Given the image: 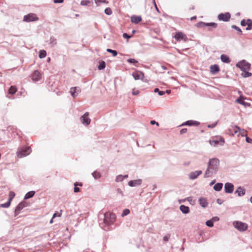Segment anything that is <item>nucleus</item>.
<instances>
[{
  "label": "nucleus",
  "mask_w": 252,
  "mask_h": 252,
  "mask_svg": "<svg viewBox=\"0 0 252 252\" xmlns=\"http://www.w3.org/2000/svg\"><path fill=\"white\" fill-rule=\"evenodd\" d=\"M142 183L141 179H137L134 180L130 181L128 184L130 187H136L137 186H139Z\"/></svg>",
  "instance_id": "15"
},
{
  "label": "nucleus",
  "mask_w": 252,
  "mask_h": 252,
  "mask_svg": "<svg viewBox=\"0 0 252 252\" xmlns=\"http://www.w3.org/2000/svg\"><path fill=\"white\" fill-rule=\"evenodd\" d=\"M41 77L40 73L37 70H35L32 75V79L33 81H38L41 79Z\"/></svg>",
  "instance_id": "13"
},
{
  "label": "nucleus",
  "mask_w": 252,
  "mask_h": 252,
  "mask_svg": "<svg viewBox=\"0 0 252 252\" xmlns=\"http://www.w3.org/2000/svg\"><path fill=\"white\" fill-rule=\"evenodd\" d=\"M162 68L163 69V70H166L167 69V67L165 66H164V65H162L161 66Z\"/></svg>",
  "instance_id": "63"
},
{
  "label": "nucleus",
  "mask_w": 252,
  "mask_h": 252,
  "mask_svg": "<svg viewBox=\"0 0 252 252\" xmlns=\"http://www.w3.org/2000/svg\"><path fill=\"white\" fill-rule=\"evenodd\" d=\"M234 227L240 231H244L248 228V224L240 221H235L233 223Z\"/></svg>",
  "instance_id": "5"
},
{
  "label": "nucleus",
  "mask_w": 252,
  "mask_h": 252,
  "mask_svg": "<svg viewBox=\"0 0 252 252\" xmlns=\"http://www.w3.org/2000/svg\"><path fill=\"white\" fill-rule=\"evenodd\" d=\"M236 193H237L238 195L239 196H241L245 194V190L244 189H243L241 187H239L237 188V190H236Z\"/></svg>",
  "instance_id": "22"
},
{
  "label": "nucleus",
  "mask_w": 252,
  "mask_h": 252,
  "mask_svg": "<svg viewBox=\"0 0 252 252\" xmlns=\"http://www.w3.org/2000/svg\"><path fill=\"white\" fill-rule=\"evenodd\" d=\"M212 220H213V222H214V221H217L219 220V218H217V217H214L213 218Z\"/></svg>",
  "instance_id": "60"
},
{
  "label": "nucleus",
  "mask_w": 252,
  "mask_h": 252,
  "mask_svg": "<svg viewBox=\"0 0 252 252\" xmlns=\"http://www.w3.org/2000/svg\"><path fill=\"white\" fill-rule=\"evenodd\" d=\"M61 214H58L57 213H54L53 216V218H56V217H61Z\"/></svg>",
  "instance_id": "59"
},
{
  "label": "nucleus",
  "mask_w": 252,
  "mask_h": 252,
  "mask_svg": "<svg viewBox=\"0 0 252 252\" xmlns=\"http://www.w3.org/2000/svg\"><path fill=\"white\" fill-rule=\"evenodd\" d=\"M89 113L86 112L83 116L81 117L82 123L86 125H88L90 124L91 120L87 116L88 115Z\"/></svg>",
  "instance_id": "12"
},
{
  "label": "nucleus",
  "mask_w": 252,
  "mask_h": 252,
  "mask_svg": "<svg viewBox=\"0 0 252 252\" xmlns=\"http://www.w3.org/2000/svg\"><path fill=\"white\" fill-rule=\"evenodd\" d=\"M211 72L212 73H215L219 71V66L217 64L212 65L210 67Z\"/></svg>",
  "instance_id": "21"
},
{
  "label": "nucleus",
  "mask_w": 252,
  "mask_h": 252,
  "mask_svg": "<svg viewBox=\"0 0 252 252\" xmlns=\"http://www.w3.org/2000/svg\"><path fill=\"white\" fill-rule=\"evenodd\" d=\"M217 124V122H216L215 123H214V124H212L211 125H208V127L210 128H213L216 126Z\"/></svg>",
  "instance_id": "48"
},
{
  "label": "nucleus",
  "mask_w": 252,
  "mask_h": 252,
  "mask_svg": "<svg viewBox=\"0 0 252 252\" xmlns=\"http://www.w3.org/2000/svg\"><path fill=\"white\" fill-rule=\"evenodd\" d=\"M248 27L246 28L247 30H250L252 28V21L251 19L247 20Z\"/></svg>",
  "instance_id": "34"
},
{
  "label": "nucleus",
  "mask_w": 252,
  "mask_h": 252,
  "mask_svg": "<svg viewBox=\"0 0 252 252\" xmlns=\"http://www.w3.org/2000/svg\"><path fill=\"white\" fill-rule=\"evenodd\" d=\"M218 18L220 21L227 22L229 20L230 18V14L229 12H226L225 13H220L218 15Z\"/></svg>",
  "instance_id": "8"
},
{
  "label": "nucleus",
  "mask_w": 252,
  "mask_h": 252,
  "mask_svg": "<svg viewBox=\"0 0 252 252\" xmlns=\"http://www.w3.org/2000/svg\"><path fill=\"white\" fill-rule=\"evenodd\" d=\"M38 19L35 14L31 13L24 16L23 21L26 22H34L37 21Z\"/></svg>",
  "instance_id": "7"
},
{
  "label": "nucleus",
  "mask_w": 252,
  "mask_h": 252,
  "mask_svg": "<svg viewBox=\"0 0 252 252\" xmlns=\"http://www.w3.org/2000/svg\"><path fill=\"white\" fill-rule=\"evenodd\" d=\"M246 141L249 143H251L252 142V139L248 137H246Z\"/></svg>",
  "instance_id": "53"
},
{
  "label": "nucleus",
  "mask_w": 252,
  "mask_h": 252,
  "mask_svg": "<svg viewBox=\"0 0 252 252\" xmlns=\"http://www.w3.org/2000/svg\"><path fill=\"white\" fill-rule=\"evenodd\" d=\"M191 173H198V174H200V173H202V171L201 170H197V171H196L195 172H191Z\"/></svg>",
  "instance_id": "61"
},
{
  "label": "nucleus",
  "mask_w": 252,
  "mask_h": 252,
  "mask_svg": "<svg viewBox=\"0 0 252 252\" xmlns=\"http://www.w3.org/2000/svg\"><path fill=\"white\" fill-rule=\"evenodd\" d=\"M57 44V39L54 36H51L49 40V44L52 47L55 46Z\"/></svg>",
  "instance_id": "18"
},
{
  "label": "nucleus",
  "mask_w": 252,
  "mask_h": 252,
  "mask_svg": "<svg viewBox=\"0 0 252 252\" xmlns=\"http://www.w3.org/2000/svg\"><path fill=\"white\" fill-rule=\"evenodd\" d=\"M132 76L135 80L141 79L143 80L144 75V73L140 71H135L132 73Z\"/></svg>",
  "instance_id": "10"
},
{
  "label": "nucleus",
  "mask_w": 252,
  "mask_h": 252,
  "mask_svg": "<svg viewBox=\"0 0 252 252\" xmlns=\"http://www.w3.org/2000/svg\"><path fill=\"white\" fill-rule=\"evenodd\" d=\"M15 196V194L13 191H10L9 193L8 201L5 203L1 204L0 207H3V208L8 207L10 205L12 200L13 199V198Z\"/></svg>",
  "instance_id": "9"
},
{
  "label": "nucleus",
  "mask_w": 252,
  "mask_h": 252,
  "mask_svg": "<svg viewBox=\"0 0 252 252\" xmlns=\"http://www.w3.org/2000/svg\"><path fill=\"white\" fill-rule=\"evenodd\" d=\"M241 25L242 26H245L247 25V21L246 22L245 19H243L241 22Z\"/></svg>",
  "instance_id": "50"
},
{
  "label": "nucleus",
  "mask_w": 252,
  "mask_h": 252,
  "mask_svg": "<svg viewBox=\"0 0 252 252\" xmlns=\"http://www.w3.org/2000/svg\"><path fill=\"white\" fill-rule=\"evenodd\" d=\"M127 177H128L127 175H125L123 176V175L120 174L117 176L116 180L117 182H121L125 178H127Z\"/></svg>",
  "instance_id": "27"
},
{
  "label": "nucleus",
  "mask_w": 252,
  "mask_h": 252,
  "mask_svg": "<svg viewBox=\"0 0 252 252\" xmlns=\"http://www.w3.org/2000/svg\"><path fill=\"white\" fill-rule=\"evenodd\" d=\"M89 3H90V1L88 0H82L81 2L82 5H87Z\"/></svg>",
  "instance_id": "45"
},
{
  "label": "nucleus",
  "mask_w": 252,
  "mask_h": 252,
  "mask_svg": "<svg viewBox=\"0 0 252 252\" xmlns=\"http://www.w3.org/2000/svg\"><path fill=\"white\" fill-rule=\"evenodd\" d=\"M139 93V91L138 90H136L135 91H133L132 93V94L134 95H136L138 94Z\"/></svg>",
  "instance_id": "57"
},
{
  "label": "nucleus",
  "mask_w": 252,
  "mask_h": 252,
  "mask_svg": "<svg viewBox=\"0 0 252 252\" xmlns=\"http://www.w3.org/2000/svg\"><path fill=\"white\" fill-rule=\"evenodd\" d=\"M231 28L237 30L240 34H242V31L239 27L236 26V25H232Z\"/></svg>",
  "instance_id": "41"
},
{
  "label": "nucleus",
  "mask_w": 252,
  "mask_h": 252,
  "mask_svg": "<svg viewBox=\"0 0 252 252\" xmlns=\"http://www.w3.org/2000/svg\"><path fill=\"white\" fill-rule=\"evenodd\" d=\"M123 36L125 38L129 39V38H130L132 37V35H129L127 33H124L123 34Z\"/></svg>",
  "instance_id": "47"
},
{
  "label": "nucleus",
  "mask_w": 252,
  "mask_h": 252,
  "mask_svg": "<svg viewBox=\"0 0 252 252\" xmlns=\"http://www.w3.org/2000/svg\"><path fill=\"white\" fill-rule=\"evenodd\" d=\"M46 52L45 50H40L39 53V57L40 59L44 58L46 57Z\"/></svg>",
  "instance_id": "32"
},
{
  "label": "nucleus",
  "mask_w": 252,
  "mask_h": 252,
  "mask_svg": "<svg viewBox=\"0 0 252 252\" xmlns=\"http://www.w3.org/2000/svg\"><path fill=\"white\" fill-rule=\"evenodd\" d=\"M142 20L140 16L133 15L131 17V22L134 24H138Z\"/></svg>",
  "instance_id": "16"
},
{
  "label": "nucleus",
  "mask_w": 252,
  "mask_h": 252,
  "mask_svg": "<svg viewBox=\"0 0 252 252\" xmlns=\"http://www.w3.org/2000/svg\"><path fill=\"white\" fill-rule=\"evenodd\" d=\"M63 2V0H54V2L55 3H61Z\"/></svg>",
  "instance_id": "54"
},
{
  "label": "nucleus",
  "mask_w": 252,
  "mask_h": 252,
  "mask_svg": "<svg viewBox=\"0 0 252 252\" xmlns=\"http://www.w3.org/2000/svg\"><path fill=\"white\" fill-rule=\"evenodd\" d=\"M234 128L235 129L234 130V134H237L239 132L238 135L241 134L242 135V136H244V133H241V130L239 127H238L237 126H235Z\"/></svg>",
  "instance_id": "30"
},
{
  "label": "nucleus",
  "mask_w": 252,
  "mask_h": 252,
  "mask_svg": "<svg viewBox=\"0 0 252 252\" xmlns=\"http://www.w3.org/2000/svg\"><path fill=\"white\" fill-rule=\"evenodd\" d=\"M199 124V123L197 121L189 120V121H187L185 123L183 124L182 125V126H185V125L189 126H198Z\"/></svg>",
  "instance_id": "17"
},
{
  "label": "nucleus",
  "mask_w": 252,
  "mask_h": 252,
  "mask_svg": "<svg viewBox=\"0 0 252 252\" xmlns=\"http://www.w3.org/2000/svg\"><path fill=\"white\" fill-rule=\"evenodd\" d=\"M81 91L79 87H72L70 90V93L73 97H75L77 94Z\"/></svg>",
  "instance_id": "14"
},
{
  "label": "nucleus",
  "mask_w": 252,
  "mask_h": 252,
  "mask_svg": "<svg viewBox=\"0 0 252 252\" xmlns=\"http://www.w3.org/2000/svg\"><path fill=\"white\" fill-rule=\"evenodd\" d=\"M206 23L203 22H200L197 24L196 26L198 27H206Z\"/></svg>",
  "instance_id": "40"
},
{
  "label": "nucleus",
  "mask_w": 252,
  "mask_h": 252,
  "mask_svg": "<svg viewBox=\"0 0 252 252\" xmlns=\"http://www.w3.org/2000/svg\"><path fill=\"white\" fill-rule=\"evenodd\" d=\"M105 13L107 15H110L112 14V12L110 8H106L104 10Z\"/></svg>",
  "instance_id": "39"
},
{
  "label": "nucleus",
  "mask_w": 252,
  "mask_h": 252,
  "mask_svg": "<svg viewBox=\"0 0 252 252\" xmlns=\"http://www.w3.org/2000/svg\"><path fill=\"white\" fill-rule=\"evenodd\" d=\"M115 215L111 212H107L104 214V222L106 224H110L115 221Z\"/></svg>",
  "instance_id": "4"
},
{
  "label": "nucleus",
  "mask_w": 252,
  "mask_h": 252,
  "mask_svg": "<svg viewBox=\"0 0 252 252\" xmlns=\"http://www.w3.org/2000/svg\"><path fill=\"white\" fill-rule=\"evenodd\" d=\"M106 51H107V52H108L109 53H112L113 56H114V57L116 56L118 54V53H117V51H116V50H112L111 49H107L106 50Z\"/></svg>",
  "instance_id": "36"
},
{
  "label": "nucleus",
  "mask_w": 252,
  "mask_h": 252,
  "mask_svg": "<svg viewBox=\"0 0 252 252\" xmlns=\"http://www.w3.org/2000/svg\"><path fill=\"white\" fill-rule=\"evenodd\" d=\"M236 66L239 68L242 71H245L249 70L251 67V64L243 60L239 62L236 64Z\"/></svg>",
  "instance_id": "6"
},
{
  "label": "nucleus",
  "mask_w": 252,
  "mask_h": 252,
  "mask_svg": "<svg viewBox=\"0 0 252 252\" xmlns=\"http://www.w3.org/2000/svg\"><path fill=\"white\" fill-rule=\"evenodd\" d=\"M180 210L184 214H187L189 211V209L188 207L185 205H181L180 207Z\"/></svg>",
  "instance_id": "23"
},
{
  "label": "nucleus",
  "mask_w": 252,
  "mask_h": 252,
  "mask_svg": "<svg viewBox=\"0 0 252 252\" xmlns=\"http://www.w3.org/2000/svg\"><path fill=\"white\" fill-rule=\"evenodd\" d=\"M95 2L96 4L99 5L101 2H106L105 0H95Z\"/></svg>",
  "instance_id": "51"
},
{
  "label": "nucleus",
  "mask_w": 252,
  "mask_h": 252,
  "mask_svg": "<svg viewBox=\"0 0 252 252\" xmlns=\"http://www.w3.org/2000/svg\"><path fill=\"white\" fill-rule=\"evenodd\" d=\"M31 152V149L30 147H21L19 148L17 152V157L22 158L29 155Z\"/></svg>",
  "instance_id": "3"
},
{
  "label": "nucleus",
  "mask_w": 252,
  "mask_h": 252,
  "mask_svg": "<svg viewBox=\"0 0 252 252\" xmlns=\"http://www.w3.org/2000/svg\"><path fill=\"white\" fill-rule=\"evenodd\" d=\"M198 175H199V174H193V175L191 174L189 176V178L191 179H195L197 177Z\"/></svg>",
  "instance_id": "49"
},
{
  "label": "nucleus",
  "mask_w": 252,
  "mask_h": 252,
  "mask_svg": "<svg viewBox=\"0 0 252 252\" xmlns=\"http://www.w3.org/2000/svg\"><path fill=\"white\" fill-rule=\"evenodd\" d=\"M206 27H211L213 28H216L217 27V24L216 23H206Z\"/></svg>",
  "instance_id": "37"
},
{
  "label": "nucleus",
  "mask_w": 252,
  "mask_h": 252,
  "mask_svg": "<svg viewBox=\"0 0 252 252\" xmlns=\"http://www.w3.org/2000/svg\"><path fill=\"white\" fill-rule=\"evenodd\" d=\"M220 60L222 62L224 63H229L230 62L229 58L225 55H221L220 56Z\"/></svg>",
  "instance_id": "24"
},
{
  "label": "nucleus",
  "mask_w": 252,
  "mask_h": 252,
  "mask_svg": "<svg viewBox=\"0 0 252 252\" xmlns=\"http://www.w3.org/2000/svg\"><path fill=\"white\" fill-rule=\"evenodd\" d=\"M185 35L182 32H178L174 36V38L177 40H181L183 39Z\"/></svg>",
  "instance_id": "19"
},
{
  "label": "nucleus",
  "mask_w": 252,
  "mask_h": 252,
  "mask_svg": "<svg viewBox=\"0 0 252 252\" xmlns=\"http://www.w3.org/2000/svg\"><path fill=\"white\" fill-rule=\"evenodd\" d=\"M93 175L95 179H98L100 178V174H93Z\"/></svg>",
  "instance_id": "52"
},
{
  "label": "nucleus",
  "mask_w": 252,
  "mask_h": 252,
  "mask_svg": "<svg viewBox=\"0 0 252 252\" xmlns=\"http://www.w3.org/2000/svg\"><path fill=\"white\" fill-rule=\"evenodd\" d=\"M234 186L230 183H226L224 185L225 192L226 193H232L233 191Z\"/></svg>",
  "instance_id": "11"
},
{
  "label": "nucleus",
  "mask_w": 252,
  "mask_h": 252,
  "mask_svg": "<svg viewBox=\"0 0 252 252\" xmlns=\"http://www.w3.org/2000/svg\"><path fill=\"white\" fill-rule=\"evenodd\" d=\"M24 207V205L22 203L19 204V205L17 206L15 211L16 212H20L23 208Z\"/></svg>",
  "instance_id": "33"
},
{
  "label": "nucleus",
  "mask_w": 252,
  "mask_h": 252,
  "mask_svg": "<svg viewBox=\"0 0 252 252\" xmlns=\"http://www.w3.org/2000/svg\"><path fill=\"white\" fill-rule=\"evenodd\" d=\"M187 131V128H183V129H182L180 130V133L181 134H183V133H186Z\"/></svg>",
  "instance_id": "58"
},
{
  "label": "nucleus",
  "mask_w": 252,
  "mask_h": 252,
  "mask_svg": "<svg viewBox=\"0 0 252 252\" xmlns=\"http://www.w3.org/2000/svg\"><path fill=\"white\" fill-rule=\"evenodd\" d=\"M244 72L242 73V76L244 77H249L252 75V73L247 71V70L243 71Z\"/></svg>",
  "instance_id": "35"
},
{
  "label": "nucleus",
  "mask_w": 252,
  "mask_h": 252,
  "mask_svg": "<svg viewBox=\"0 0 252 252\" xmlns=\"http://www.w3.org/2000/svg\"><path fill=\"white\" fill-rule=\"evenodd\" d=\"M170 237L169 235L165 236L163 237V240L165 242L168 241Z\"/></svg>",
  "instance_id": "56"
},
{
  "label": "nucleus",
  "mask_w": 252,
  "mask_h": 252,
  "mask_svg": "<svg viewBox=\"0 0 252 252\" xmlns=\"http://www.w3.org/2000/svg\"><path fill=\"white\" fill-rule=\"evenodd\" d=\"M199 202L200 205L203 207H206L208 205L207 200L205 198H203V197L200 198L199 199Z\"/></svg>",
  "instance_id": "20"
},
{
  "label": "nucleus",
  "mask_w": 252,
  "mask_h": 252,
  "mask_svg": "<svg viewBox=\"0 0 252 252\" xmlns=\"http://www.w3.org/2000/svg\"><path fill=\"white\" fill-rule=\"evenodd\" d=\"M206 224L209 227H212L214 225L213 220H208L206 222Z\"/></svg>",
  "instance_id": "42"
},
{
  "label": "nucleus",
  "mask_w": 252,
  "mask_h": 252,
  "mask_svg": "<svg viewBox=\"0 0 252 252\" xmlns=\"http://www.w3.org/2000/svg\"><path fill=\"white\" fill-rule=\"evenodd\" d=\"M106 64L104 61H101L99 62V64L98 66V69L99 70H102L105 68Z\"/></svg>",
  "instance_id": "31"
},
{
  "label": "nucleus",
  "mask_w": 252,
  "mask_h": 252,
  "mask_svg": "<svg viewBox=\"0 0 252 252\" xmlns=\"http://www.w3.org/2000/svg\"><path fill=\"white\" fill-rule=\"evenodd\" d=\"M129 213H130V211L128 209H125L122 213V216L123 217L125 216L128 215Z\"/></svg>",
  "instance_id": "44"
},
{
  "label": "nucleus",
  "mask_w": 252,
  "mask_h": 252,
  "mask_svg": "<svg viewBox=\"0 0 252 252\" xmlns=\"http://www.w3.org/2000/svg\"><path fill=\"white\" fill-rule=\"evenodd\" d=\"M166 92L167 94H170V93H171V91H170V90H166V92Z\"/></svg>",
  "instance_id": "64"
},
{
  "label": "nucleus",
  "mask_w": 252,
  "mask_h": 252,
  "mask_svg": "<svg viewBox=\"0 0 252 252\" xmlns=\"http://www.w3.org/2000/svg\"><path fill=\"white\" fill-rule=\"evenodd\" d=\"M74 192H78L80 191V189L78 187V186H82V184L81 183L79 182H75L74 184Z\"/></svg>",
  "instance_id": "25"
},
{
  "label": "nucleus",
  "mask_w": 252,
  "mask_h": 252,
  "mask_svg": "<svg viewBox=\"0 0 252 252\" xmlns=\"http://www.w3.org/2000/svg\"><path fill=\"white\" fill-rule=\"evenodd\" d=\"M154 92L155 93H158V94L159 95H160V96L163 95V94H164L165 93L164 91H160L158 88L155 89Z\"/></svg>",
  "instance_id": "38"
},
{
  "label": "nucleus",
  "mask_w": 252,
  "mask_h": 252,
  "mask_svg": "<svg viewBox=\"0 0 252 252\" xmlns=\"http://www.w3.org/2000/svg\"><path fill=\"white\" fill-rule=\"evenodd\" d=\"M150 123L152 125H155V124L157 125V126H158L159 125V124H158V122H156L155 121H154V120L151 121L150 122Z\"/></svg>",
  "instance_id": "55"
},
{
  "label": "nucleus",
  "mask_w": 252,
  "mask_h": 252,
  "mask_svg": "<svg viewBox=\"0 0 252 252\" xmlns=\"http://www.w3.org/2000/svg\"><path fill=\"white\" fill-rule=\"evenodd\" d=\"M236 101L238 103H239L241 104H243V105H244L245 103V102L244 101V99L241 97H240V98L237 99L236 100Z\"/></svg>",
  "instance_id": "43"
},
{
  "label": "nucleus",
  "mask_w": 252,
  "mask_h": 252,
  "mask_svg": "<svg viewBox=\"0 0 252 252\" xmlns=\"http://www.w3.org/2000/svg\"><path fill=\"white\" fill-rule=\"evenodd\" d=\"M35 194V191H31L28 192L25 196L24 198L25 199H28L32 197Z\"/></svg>",
  "instance_id": "26"
},
{
  "label": "nucleus",
  "mask_w": 252,
  "mask_h": 252,
  "mask_svg": "<svg viewBox=\"0 0 252 252\" xmlns=\"http://www.w3.org/2000/svg\"><path fill=\"white\" fill-rule=\"evenodd\" d=\"M196 19V16H193V17L190 18V20L191 21L194 20H195Z\"/></svg>",
  "instance_id": "62"
},
{
  "label": "nucleus",
  "mask_w": 252,
  "mask_h": 252,
  "mask_svg": "<svg viewBox=\"0 0 252 252\" xmlns=\"http://www.w3.org/2000/svg\"><path fill=\"white\" fill-rule=\"evenodd\" d=\"M17 91V89L15 86H11L8 90L9 94H14Z\"/></svg>",
  "instance_id": "29"
},
{
  "label": "nucleus",
  "mask_w": 252,
  "mask_h": 252,
  "mask_svg": "<svg viewBox=\"0 0 252 252\" xmlns=\"http://www.w3.org/2000/svg\"><path fill=\"white\" fill-rule=\"evenodd\" d=\"M222 188V183H217L214 186V189L216 191H220Z\"/></svg>",
  "instance_id": "28"
},
{
  "label": "nucleus",
  "mask_w": 252,
  "mask_h": 252,
  "mask_svg": "<svg viewBox=\"0 0 252 252\" xmlns=\"http://www.w3.org/2000/svg\"><path fill=\"white\" fill-rule=\"evenodd\" d=\"M127 62L130 63H137V61L134 59H129L127 60Z\"/></svg>",
  "instance_id": "46"
},
{
  "label": "nucleus",
  "mask_w": 252,
  "mask_h": 252,
  "mask_svg": "<svg viewBox=\"0 0 252 252\" xmlns=\"http://www.w3.org/2000/svg\"><path fill=\"white\" fill-rule=\"evenodd\" d=\"M219 160L217 158L210 159L208 164V168L205 173H213L218 171Z\"/></svg>",
  "instance_id": "1"
},
{
  "label": "nucleus",
  "mask_w": 252,
  "mask_h": 252,
  "mask_svg": "<svg viewBox=\"0 0 252 252\" xmlns=\"http://www.w3.org/2000/svg\"><path fill=\"white\" fill-rule=\"evenodd\" d=\"M224 142L225 141L224 138L221 136L213 137L209 141L210 144L214 147H216L218 145L223 146Z\"/></svg>",
  "instance_id": "2"
}]
</instances>
